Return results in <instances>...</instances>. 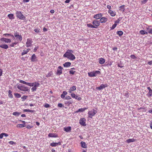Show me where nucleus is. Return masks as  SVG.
<instances>
[{"label":"nucleus","mask_w":152,"mask_h":152,"mask_svg":"<svg viewBox=\"0 0 152 152\" xmlns=\"http://www.w3.org/2000/svg\"><path fill=\"white\" fill-rule=\"evenodd\" d=\"M14 36L12 37L15 39V40L19 42H21L22 40V37L21 34L18 31L14 32Z\"/></svg>","instance_id":"f257e3e1"},{"label":"nucleus","mask_w":152,"mask_h":152,"mask_svg":"<svg viewBox=\"0 0 152 152\" xmlns=\"http://www.w3.org/2000/svg\"><path fill=\"white\" fill-rule=\"evenodd\" d=\"M63 56L72 61H73L75 59V56L71 53H69L68 52H66L64 54Z\"/></svg>","instance_id":"f03ea898"},{"label":"nucleus","mask_w":152,"mask_h":152,"mask_svg":"<svg viewBox=\"0 0 152 152\" xmlns=\"http://www.w3.org/2000/svg\"><path fill=\"white\" fill-rule=\"evenodd\" d=\"M100 72L99 71H93L88 73V76L90 77H96L97 75H100Z\"/></svg>","instance_id":"7ed1b4c3"},{"label":"nucleus","mask_w":152,"mask_h":152,"mask_svg":"<svg viewBox=\"0 0 152 152\" xmlns=\"http://www.w3.org/2000/svg\"><path fill=\"white\" fill-rule=\"evenodd\" d=\"M16 17L19 19L24 20L26 18V17L24 16L20 11H16Z\"/></svg>","instance_id":"20e7f679"},{"label":"nucleus","mask_w":152,"mask_h":152,"mask_svg":"<svg viewBox=\"0 0 152 152\" xmlns=\"http://www.w3.org/2000/svg\"><path fill=\"white\" fill-rule=\"evenodd\" d=\"M17 88L19 90L24 91H27L29 90L28 87H26L24 85L20 84L17 86Z\"/></svg>","instance_id":"39448f33"},{"label":"nucleus","mask_w":152,"mask_h":152,"mask_svg":"<svg viewBox=\"0 0 152 152\" xmlns=\"http://www.w3.org/2000/svg\"><path fill=\"white\" fill-rule=\"evenodd\" d=\"M97 113V110H95L94 109H92L88 112V113L89 115V117L92 118V117L94 116V115Z\"/></svg>","instance_id":"423d86ee"},{"label":"nucleus","mask_w":152,"mask_h":152,"mask_svg":"<svg viewBox=\"0 0 152 152\" xmlns=\"http://www.w3.org/2000/svg\"><path fill=\"white\" fill-rule=\"evenodd\" d=\"M32 41L31 38H28L27 39L26 42V47L28 48L31 47L32 45Z\"/></svg>","instance_id":"0eeeda50"},{"label":"nucleus","mask_w":152,"mask_h":152,"mask_svg":"<svg viewBox=\"0 0 152 152\" xmlns=\"http://www.w3.org/2000/svg\"><path fill=\"white\" fill-rule=\"evenodd\" d=\"M108 85L107 84H102L99 86L96 87V89L99 91L101 90L103 88H105L106 87H107Z\"/></svg>","instance_id":"6e6552de"},{"label":"nucleus","mask_w":152,"mask_h":152,"mask_svg":"<svg viewBox=\"0 0 152 152\" xmlns=\"http://www.w3.org/2000/svg\"><path fill=\"white\" fill-rule=\"evenodd\" d=\"M86 119L84 118H81L79 121V123L82 126H85L86 125Z\"/></svg>","instance_id":"1a4fd4ad"},{"label":"nucleus","mask_w":152,"mask_h":152,"mask_svg":"<svg viewBox=\"0 0 152 152\" xmlns=\"http://www.w3.org/2000/svg\"><path fill=\"white\" fill-rule=\"evenodd\" d=\"M63 68L61 66H59L58 67L56 74L57 75H60L62 73V69Z\"/></svg>","instance_id":"9d476101"},{"label":"nucleus","mask_w":152,"mask_h":152,"mask_svg":"<svg viewBox=\"0 0 152 152\" xmlns=\"http://www.w3.org/2000/svg\"><path fill=\"white\" fill-rule=\"evenodd\" d=\"M1 41L2 42H5L6 43H10L11 42V40L9 39L5 38L3 37L0 39Z\"/></svg>","instance_id":"9b49d317"},{"label":"nucleus","mask_w":152,"mask_h":152,"mask_svg":"<svg viewBox=\"0 0 152 152\" xmlns=\"http://www.w3.org/2000/svg\"><path fill=\"white\" fill-rule=\"evenodd\" d=\"M93 24L94 25L96 28L100 25V21L97 20H94L92 22Z\"/></svg>","instance_id":"f8f14e48"},{"label":"nucleus","mask_w":152,"mask_h":152,"mask_svg":"<svg viewBox=\"0 0 152 152\" xmlns=\"http://www.w3.org/2000/svg\"><path fill=\"white\" fill-rule=\"evenodd\" d=\"M102 16V13L94 15L93 18L96 19H100Z\"/></svg>","instance_id":"ddd939ff"},{"label":"nucleus","mask_w":152,"mask_h":152,"mask_svg":"<svg viewBox=\"0 0 152 152\" xmlns=\"http://www.w3.org/2000/svg\"><path fill=\"white\" fill-rule=\"evenodd\" d=\"M31 60L32 62H36L37 61V57L35 54L32 55Z\"/></svg>","instance_id":"4468645a"},{"label":"nucleus","mask_w":152,"mask_h":152,"mask_svg":"<svg viewBox=\"0 0 152 152\" xmlns=\"http://www.w3.org/2000/svg\"><path fill=\"white\" fill-rule=\"evenodd\" d=\"M107 20L108 19L107 18L105 17H103L100 18L99 21L101 23H104L107 21Z\"/></svg>","instance_id":"2eb2a0df"},{"label":"nucleus","mask_w":152,"mask_h":152,"mask_svg":"<svg viewBox=\"0 0 152 152\" xmlns=\"http://www.w3.org/2000/svg\"><path fill=\"white\" fill-rule=\"evenodd\" d=\"M61 143L60 142H52L50 144L51 146L52 147H55L57 146L58 145H61Z\"/></svg>","instance_id":"dca6fc26"},{"label":"nucleus","mask_w":152,"mask_h":152,"mask_svg":"<svg viewBox=\"0 0 152 152\" xmlns=\"http://www.w3.org/2000/svg\"><path fill=\"white\" fill-rule=\"evenodd\" d=\"M48 136L49 137H58V135L56 134L53 133H50L48 135Z\"/></svg>","instance_id":"f3484780"},{"label":"nucleus","mask_w":152,"mask_h":152,"mask_svg":"<svg viewBox=\"0 0 152 152\" xmlns=\"http://www.w3.org/2000/svg\"><path fill=\"white\" fill-rule=\"evenodd\" d=\"M108 12L110 14V15L112 17H114L116 15L115 12L114 11H112L111 10H109Z\"/></svg>","instance_id":"a211bd4d"},{"label":"nucleus","mask_w":152,"mask_h":152,"mask_svg":"<svg viewBox=\"0 0 152 152\" xmlns=\"http://www.w3.org/2000/svg\"><path fill=\"white\" fill-rule=\"evenodd\" d=\"M0 47L5 49H7L9 47L7 44H4L0 45Z\"/></svg>","instance_id":"6ab92c4d"},{"label":"nucleus","mask_w":152,"mask_h":152,"mask_svg":"<svg viewBox=\"0 0 152 152\" xmlns=\"http://www.w3.org/2000/svg\"><path fill=\"white\" fill-rule=\"evenodd\" d=\"M98 60H99V63L100 64H104L105 61V59L102 58H99Z\"/></svg>","instance_id":"aec40b11"},{"label":"nucleus","mask_w":152,"mask_h":152,"mask_svg":"<svg viewBox=\"0 0 152 152\" xmlns=\"http://www.w3.org/2000/svg\"><path fill=\"white\" fill-rule=\"evenodd\" d=\"M87 109V108H83L79 109L77 110L75 112L76 113H78L79 112H80L81 113H82L85 111Z\"/></svg>","instance_id":"412c9836"},{"label":"nucleus","mask_w":152,"mask_h":152,"mask_svg":"<svg viewBox=\"0 0 152 152\" xmlns=\"http://www.w3.org/2000/svg\"><path fill=\"white\" fill-rule=\"evenodd\" d=\"M71 63L69 62H65L63 64L64 67H69L71 65Z\"/></svg>","instance_id":"4be33fe9"},{"label":"nucleus","mask_w":152,"mask_h":152,"mask_svg":"<svg viewBox=\"0 0 152 152\" xmlns=\"http://www.w3.org/2000/svg\"><path fill=\"white\" fill-rule=\"evenodd\" d=\"M80 144L81 145V146L82 147L85 148H87V144L85 142L82 141L80 142Z\"/></svg>","instance_id":"5701e85b"},{"label":"nucleus","mask_w":152,"mask_h":152,"mask_svg":"<svg viewBox=\"0 0 152 152\" xmlns=\"http://www.w3.org/2000/svg\"><path fill=\"white\" fill-rule=\"evenodd\" d=\"M64 131L66 132H68L71 131V127L70 126L65 127L64 128Z\"/></svg>","instance_id":"b1692460"},{"label":"nucleus","mask_w":152,"mask_h":152,"mask_svg":"<svg viewBox=\"0 0 152 152\" xmlns=\"http://www.w3.org/2000/svg\"><path fill=\"white\" fill-rule=\"evenodd\" d=\"M67 94V92L65 91H63L62 94L61 95V97L63 99H64L65 96Z\"/></svg>","instance_id":"393cba45"},{"label":"nucleus","mask_w":152,"mask_h":152,"mask_svg":"<svg viewBox=\"0 0 152 152\" xmlns=\"http://www.w3.org/2000/svg\"><path fill=\"white\" fill-rule=\"evenodd\" d=\"M30 50L29 48H28L26 50H24L21 53L22 56H23L24 55L26 54L29 52Z\"/></svg>","instance_id":"a878e982"},{"label":"nucleus","mask_w":152,"mask_h":152,"mask_svg":"<svg viewBox=\"0 0 152 152\" xmlns=\"http://www.w3.org/2000/svg\"><path fill=\"white\" fill-rule=\"evenodd\" d=\"M3 36L6 37H13L14 36V35L12 34H10L9 33H7V34H3Z\"/></svg>","instance_id":"bb28decb"},{"label":"nucleus","mask_w":152,"mask_h":152,"mask_svg":"<svg viewBox=\"0 0 152 152\" xmlns=\"http://www.w3.org/2000/svg\"><path fill=\"white\" fill-rule=\"evenodd\" d=\"M8 17L10 20H12L15 18L14 15L13 14H10L8 15Z\"/></svg>","instance_id":"cd10ccee"},{"label":"nucleus","mask_w":152,"mask_h":152,"mask_svg":"<svg viewBox=\"0 0 152 152\" xmlns=\"http://www.w3.org/2000/svg\"><path fill=\"white\" fill-rule=\"evenodd\" d=\"M135 139H129L126 140V142L127 143H129L130 142H134Z\"/></svg>","instance_id":"c85d7f7f"},{"label":"nucleus","mask_w":152,"mask_h":152,"mask_svg":"<svg viewBox=\"0 0 152 152\" xmlns=\"http://www.w3.org/2000/svg\"><path fill=\"white\" fill-rule=\"evenodd\" d=\"M23 111L24 112H31V113H34V112L35 111L34 110H29V109H24L23 110Z\"/></svg>","instance_id":"c756f323"},{"label":"nucleus","mask_w":152,"mask_h":152,"mask_svg":"<svg viewBox=\"0 0 152 152\" xmlns=\"http://www.w3.org/2000/svg\"><path fill=\"white\" fill-rule=\"evenodd\" d=\"M140 33L142 35H144L145 34H147L148 33L144 30H142L140 31Z\"/></svg>","instance_id":"7c9ffc66"},{"label":"nucleus","mask_w":152,"mask_h":152,"mask_svg":"<svg viewBox=\"0 0 152 152\" xmlns=\"http://www.w3.org/2000/svg\"><path fill=\"white\" fill-rule=\"evenodd\" d=\"M73 101L72 100H70L69 101H66L65 102V104L69 105L70 104H71L72 103Z\"/></svg>","instance_id":"2f4dec72"},{"label":"nucleus","mask_w":152,"mask_h":152,"mask_svg":"<svg viewBox=\"0 0 152 152\" xmlns=\"http://www.w3.org/2000/svg\"><path fill=\"white\" fill-rule=\"evenodd\" d=\"M26 126V125L24 124H18L17 126V127L18 128H21L25 127Z\"/></svg>","instance_id":"473e14b6"},{"label":"nucleus","mask_w":152,"mask_h":152,"mask_svg":"<svg viewBox=\"0 0 152 152\" xmlns=\"http://www.w3.org/2000/svg\"><path fill=\"white\" fill-rule=\"evenodd\" d=\"M124 5H123L120 6V10L122 12H124L125 11Z\"/></svg>","instance_id":"72a5a7b5"},{"label":"nucleus","mask_w":152,"mask_h":152,"mask_svg":"<svg viewBox=\"0 0 152 152\" xmlns=\"http://www.w3.org/2000/svg\"><path fill=\"white\" fill-rule=\"evenodd\" d=\"M8 92V96L9 97H10L11 98H13V95L12 94V91L9 90Z\"/></svg>","instance_id":"f704fd0d"},{"label":"nucleus","mask_w":152,"mask_h":152,"mask_svg":"<svg viewBox=\"0 0 152 152\" xmlns=\"http://www.w3.org/2000/svg\"><path fill=\"white\" fill-rule=\"evenodd\" d=\"M117 34L119 36H121L123 34V32L121 31H118L117 32Z\"/></svg>","instance_id":"c9c22d12"},{"label":"nucleus","mask_w":152,"mask_h":152,"mask_svg":"<svg viewBox=\"0 0 152 152\" xmlns=\"http://www.w3.org/2000/svg\"><path fill=\"white\" fill-rule=\"evenodd\" d=\"M147 29L148 33L152 34V28H147Z\"/></svg>","instance_id":"e433bc0d"},{"label":"nucleus","mask_w":152,"mask_h":152,"mask_svg":"<svg viewBox=\"0 0 152 152\" xmlns=\"http://www.w3.org/2000/svg\"><path fill=\"white\" fill-rule=\"evenodd\" d=\"M14 95L17 98H19L21 97L20 94L18 93H14Z\"/></svg>","instance_id":"4c0bfd02"},{"label":"nucleus","mask_w":152,"mask_h":152,"mask_svg":"<svg viewBox=\"0 0 152 152\" xmlns=\"http://www.w3.org/2000/svg\"><path fill=\"white\" fill-rule=\"evenodd\" d=\"M13 115L16 116H18L20 114V113L18 112H14L12 114Z\"/></svg>","instance_id":"58836bf2"},{"label":"nucleus","mask_w":152,"mask_h":152,"mask_svg":"<svg viewBox=\"0 0 152 152\" xmlns=\"http://www.w3.org/2000/svg\"><path fill=\"white\" fill-rule=\"evenodd\" d=\"M87 26L89 27H90L91 28H95L96 27L92 25L91 24H87Z\"/></svg>","instance_id":"ea45409f"},{"label":"nucleus","mask_w":152,"mask_h":152,"mask_svg":"<svg viewBox=\"0 0 152 152\" xmlns=\"http://www.w3.org/2000/svg\"><path fill=\"white\" fill-rule=\"evenodd\" d=\"M53 74V73L52 72H50L48 73L46 75V77H50Z\"/></svg>","instance_id":"a19ab883"},{"label":"nucleus","mask_w":152,"mask_h":152,"mask_svg":"<svg viewBox=\"0 0 152 152\" xmlns=\"http://www.w3.org/2000/svg\"><path fill=\"white\" fill-rule=\"evenodd\" d=\"M39 86V84L38 83L35 82V83H34V86L36 88L37 87H38Z\"/></svg>","instance_id":"79ce46f5"},{"label":"nucleus","mask_w":152,"mask_h":152,"mask_svg":"<svg viewBox=\"0 0 152 152\" xmlns=\"http://www.w3.org/2000/svg\"><path fill=\"white\" fill-rule=\"evenodd\" d=\"M19 81L20 83H23V84H26V85H27V84L28 83L26 82L25 81L23 80H20Z\"/></svg>","instance_id":"37998d69"},{"label":"nucleus","mask_w":152,"mask_h":152,"mask_svg":"<svg viewBox=\"0 0 152 152\" xmlns=\"http://www.w3.org/2000/svg\"><path fill=\"white\" fill-rule=\"evenodd\" d=\"M70 88L71 89V90H72V91H75L76 89L75 86H73L70 87Z\"/></svg>","instance_id":"c03bdc74"},{"label":"nucleus","mask_w":152,"mask_h":152,"mask_svg":"<svg viewBox=\"0 0 152 152\" xmlns=\"http://www.w3.org/2000/svg\"><path fill=\"white\" fill-rule=\"evenodd\" d=\"M122 18H119L118 19L116 20L115 21V23H116V24H117V23H119L120 22V19H122Z\"/></svg>","instance_id":"a18cd8bd"},{"label":"nucleus","mask_w":152,"mask_h":152,"mask_svg":"<svg viewBox=\"0 0 152 152\" xmlns=\"http://www.w3.org/2000/svg\"><path fill=\"white\" fill-rule=\"evenodd\" d=\"M117 25V24L114 23V24H113L112 25V27L110 28V29L113 30V29H114L115 28L116 26Z\"/></svg>","instance_id":"49530a36"},{"label":"nucleus","mask_w":152,"mask_h":152,"mask_svg":"<svg viewBox=\"0 0 152 152\" xmlns=\"http://www.w3.org/2000/svg\"><path fill=\"white\" fill-rule=\"evenodd\" d=\"M27 96H23L21 97V98L22 99V101H23L26 99Z\"/></svg>","instance_id":"de8ad7c7"},{"label":"nucleus","mask_w":152,"mask_h":152,"mask_svg":"<svg viewBox=\"0 0 152 152\" xmlns=\"http://www.w3.org/2000/svg\"><path fill=\"white\" fill-rule=\"evenodd\" d=\"M40 29H39L35 28L34 31L35 32L38 34L40 32Z\"/></svg>","instance_id":"09e8293b"},{"label":"nucleus","mask_w":152,"mask_h":152,"mask_svg":"<svg viewBox=\"0 0 152 152\" xmlns=\"http://www.w3.org/2000/svg\"><path fill=\"white\" fill-rule=\"evenodd\" d=\"M27 85L30 86H34V83H28Z\"/></svg>","instance_id":"8fccbe9b"},{"label":"nucleus","mask_w":152,"mask_h":152,"mask_svg":"<svg viewBox=\"0 0 152 152\" xmlns=\"http://www.w3.org/2000/svg\"><path fill=\"white\" fill-rule=\"evenodd\" d=\"M75 99H76L78 100L79 101L81 99H82V98H81V97H78L77 95H76V96H75Z\"/></svg>","instance_id":"3c124183"},{"label":"nucleus","mask_w":152,"mask_h":152,"mask_svg":"<svg viewBox=\"0 0 152 152\" xmlns=\"http://www.w3.org/2000/svg\"><path fill=\"white\" fill-rule=\"evenodd\" d=\"M50 105L47 103L45 104L44 105V107L46 108H48L50 107Z\"/></svg>","instance_id":"603ef678"},{"label":"nucleus","mask_w":152,"mask_h":152,"mask_svg":"<svg viewBox=\"0 0 152 152\" xmlns=\"http://www.w3.org/2000/svg\"><path fill=\"white\" fill-rule=\"evenodd\" d=\"M75 72V71H74L72 70H70L69 71V73L72 75H74Z\"/></svg>","instance_id":"864d4df0"},{"label":"nucleus","mask_w":152,"mask_h":152,"mask_svg":"<svg viewBox=\"0 0 152 152\" xmlns=\"http://www.w3.org/2000/svg\"><path fill=\"white\" fill-rule=\"evenodd\" d=\"M148 0H142L141 1V3L142 4H145Z\"/></svg>","instance_id":"5fc2aeb1"},{"label":"nucleus","mask_w":152,"mask_h":152,"mask_svg":"<svg viewBox=\"0 0 152 152\" xmlns=\"http://www.w3.org/2000/svg\"><path fill=\"white\" fill-rule=\"evenodd\" d=\"M64 99H67V100L70 99H71V98L70 96H66V97H65V98H64Z\"/></svg>","instance_id":"6e6d98bb"},{"label":"nucleus","mask_w":152,"mask_h":152,"mask_svg":"<svg viewBox=\"0 0 152 152\" xmlns=\"http://www.w3.org/2000/svg\"><path fill=\"white\" fill-rule=\"evenodd\" d=\"M71 96L72 98H75L76 95L75 94L73 93V94H71Z\"/></svg>","instance_id":"4d7b16f0"},{"label":"nucleus","mask_w":152,"mask_h":152,"mask_svg":"<svg viewBox=\"0 0 152 152\" xmlns=\"http://www.w3.org/2000/svg\"><path fill=\"white\" fill-rule=\"evenodd\" d=\"M3 70L0 68V77L2 75Z\"/></svg>","instance_id":"13d9d810"},{"label":"nucleus","mask_w":152,"mask_h":152,"mask_svg":"<svg viewBox=\"0 0 152 152\" xmlns=\"http://www.w3.org/2000/svg\"><path fill=\"white\" fill-rule=\"evenodd\" d=\"M37 89V88L34 86L31 88V90L32 91H35Z\"/></svg>","instance_id":"bf43d9fd"},{"label":"nucleus","mask_w":152,"mask_h":152,"mask_svg":"<svg viewBox=\"0 0 152 152\" xmlns=\"http://www.w3.org/2000/svg\"><path fill=\"white\" fill-rule=\"evenodd\" d=\"M66 52H68L69 53H71L72 54L73 53V51L72 50H68Z\"/></svg>","instance_id":"052dcab7"},{"label":"nucleus","mask_w":152,"mask_h":152,"mask_svg":"<svg viewBox=\"0 0 152 152\" xmlns=\"http://www.w3.org/2000/svg\"><path fill=\"white\" fill-rule=\"evenodd\" d=\"M9 143L10 145H12L14 144H15V143L13 141H10L9 142Z\"/></svg>","instance_id":"680f3d73"},{"label":"nucleus","mask_w":152,"mask_h":152,"mask_svg":"<svg viewBox=\"0 0 152 152\" xmlns=\"http://www.w3.org/2000/svg\"><path fill=\"white\" fill-rule=\"evenodd\" d=\"M149 94L150 96H152V90H150V91H149Z\"/></svg>","instance_id":"e2e57ef3"},{"label":"nucleus","mask_w":152,"mask_h":152,"mask_svg":"<svg viewBox=\"0 0 152 152\" xmlns=\"http://www.w3.org/2000/svg\"><path fill=\"white\" fill-rule=\"evenodd\" d=\"M130 57L132 59H135L136 58V56L133 55H132L130 56Z\"/></svg>","instance_id":"0e129e2a"},{"label":"nucleus","mask_w":152,"mask_h":152,"mask_svg":"<svg viewBox=\"0 0 152 152\" xmlns=\"http://www.w3.org/2000/svg\"><path fill=\"white\" fill-rule=\"evenodd\" d=\"M18 42H19V41H18L17 40H16L15 41L13 42V44L14 45H16L18 43Z\"/></svg>","instance_id":"69168bd1"},{"label":"nucleus","mask_w":152,"mask_h":152,"mask_svg":"<svg viewBox=\"0 0 152 152\" xmlns=\"http://www.w3.org/2000/svg\"><path fill=\"white\" fill-rule=\"evenodd\" d=\"M150 125L151 128L152 129V120L150 121Z\"/></svg>","instance_id":"338daca9"},{"label":"nucleus","mask_w":152,"mask_h":152,"mask_svg":"<svg viewBox=\"0 0 152 152\" xmlns=\"http://www.w3.org/2000/svg\"><path fill=\"white\" fill-rule=\"evenodd\" d=\"M148 64L150 65H152V60L149 61L148 62Z\"/></svg>","instance_id":"774afa93"}]
</instances>
